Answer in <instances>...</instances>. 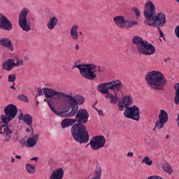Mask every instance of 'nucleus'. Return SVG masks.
I'll list each match as a JSON object with an SVG mask.
<instances>
[{
    "label": "nucleus",
    "mask_w": 179,
    "mask_h": 179,
    "mask_svg": "<svg viewBox=\"0 0 179 179\" xmlns=\"http://www.w3.org/2000/svg\"><path fill=\"white\" fill-rule=\"evenodd\" d=\"M45 94L46 97L56 96L58 100H62L60 106L62 108H65L66 111H69L71 108L68 117H73L78 113V108H79L78 104L82 105L85 103V99L80 95L73 97L66 93L57 92L55 90H45Z\"/></svg>",
    "instance_id": "obj_1"
},
{
    "label": "nucleus",
    "mask_w": 179,
    "mask_h": 179,
    "mask_svg": "<svg viewBox=\"0 0 179 179\" xmlns=\"http://www.w3.org/2000/svg\"><path fill=\"white\" fill-rule=\"evenodd\" d=\"M89 120V113L85 109H80L76 115V123L71 129V136L77 143H87L89 142V131L87 127L83 124H86Z\"/></svg>",
    "instance_id": "obj_2"
},
{
    "label": "nucleus",
    "mask_w": 179,
    "mask_h": 179,
    "mask_svg": "<svg viewBox=\"0 0 179 179\" xmlns=\"http://www.w3.org/2000/svg\"><path fill=\"white\" fill-rule=\"evenodd\" d=\"M144 16L145 17V24L159 29L158 31H159L160 37H164V34H163L160 27H163L166 24V15L163 13L156 14L155 4L148 1L144 5Z\"/></svg>",
    "instance_id": "obj_3"
},
{
    "label": "nucleus",
    "mask_w": 179,
    "mask_h": 179,
    "mask_svg": "<svg viewBox=\"0 0 179 179\" xmlns=\"http://www.w3.org/2000/svg\"><path fill=\"white\" fill-rule=\"evenodd\" d=\"M4 114L1 115L2 122L0 123V134L3 135L2 141L4 143L10 142L13 129L8 124L17 115V107L13 103H10L4 108Z\"/></svg>",
    "instance_id": "obj_4"
},
{
    "label": "nucleus",
    "mask_w": 179,
    "mask_h": 179,
    "mask_svg": "<svg viewBox=\"0 0 179 179\" xmlns=\"http://www.w3.org/2000/svg\"><path fill=\"white\" fill-rule=\"evenodd\" d=\"M145 80L155 90H164V86L167 85V79L164 74L159 71H152L147 73Z\"/></svg>",
    "instance_id": "obj_5"
},
{
    "label": "nucleus",
    "mask_w": 179,
    "mask_h": 179,
    "mask_svg": "<svg viewBox=\"0 0 179 179\" xmlns=\"http://www.w3.org/2000/svg\"><path fill=\"white\" fill-rule=\"evenodd\" d=\"M75 66L79 69L80 73L83 78L89 80H93L96 78V76L94 72H98L99 73L103 72L100 66H96L94 64L78 65Z\"/></svg>",
    "instance_id": "obj_6"
},
{
    "label": "nucleus",
    "mask_w": 179,
    "mask_h": 179,
    "mask_svg": "<svg viewBox=\"0 0 179 179\" xmlns=\"http://www.w3.org/2000/svg\"><path fill=\"white\" fill-rule=\"evenodd\" d=\"M115 24L118 29L129 30L132 29L134 26H138V21L129 20L125 19V17L122 15H117L113 18Z\"/></svg>",
    "instance_id": "obj_7"
},
{
    "label": "nucleus",
    "mask_w": 179,
    "mask_h": 179,
    "mask_svg": "<svg viewBox=\"0 0 179 179\" xmlns=\"http://www.w3.org/2000/svg\"><path fill=\"white\" fill-rule=\"evenodd\" d=\"M30 13V10L27 8H23L19 14L18 24L24 31H30V22L27 21V15Z\"/></svg>",
    "instance_id": "obj_8"
},
{
    "label": "nucleus",
    "mask_w": 179,
    "mask_h": 179,
    "mask_svg": "<svg viewBox=\"0 0 179 179\" xmlns=\"http://www.w3.org/2000/svg\"><path fill=\"white\" fill-rule=\"evenodd\" d=\"M123 114L126 118H129L134 121H139L141 120V109L135 105L126 108Z\"/></svg>",
    "instance_id": "obj_9"
},
{
    "label": "nucleus",
    "mask_w": 179,
    "mask_h": 179,
    "mask_svg": "<svg viewBox=\"0 0 179 179\" xmlns=\"http://www.w3.org/2000/svg\"><path fill=\"white\" fill-rule=\"evenodd\" d=\"M89 145L92 150H99L106 145V138L103 136H94L91 139Z\"/></svg>",
    "instance_id": "obj_10"
},
{
    "label": "nucleus",
    "mask_w": 179,
    "mask_h": 179,
    "mask_svg": "<svg viewBox=\"0 0 179 179\" xmlns=\"http://www.w3.org/2000/svg\"><path fill=\"white\" fill-rule=\"evenodd\" d=\"M169 121V113L164 110H160L158 115V120L156 122V128L157 129H162L164 127V124Z\"/></svg>",
    "instance_id": "obj_11"
},
{
    "label": "nucleus",
    "mask_w": 179,
    "mask_h": 179,
    "mask_svg": "<svg viewBox=\"0 0 179 179\" xmlns=\"http://www.w3.org/2000/svg\"><path fill=\"white\" fill-rule=\"evenodd\" d=\"M155 51L156 48L155 46L145 41V42H144L143 45L141 46V48H140L138 50V52L143 55H153Z\"/></svg>",
    "instance_id": "obj_12"
},
{
    "label": "nucleus",
    "mask_w": 179,
    "mask_h": 179,
    "mask_svg": "<svg viewBox=\"0 0 179 179\" xmlns=\"http://www.w3.org/2000/svg\"><path fill=\"white\" fill-rule=\"evenodd\" d=\"M108 83L110 90H113V92H115H115L116 93H118V92H122L124 84H122L120 80L115 79Z\"/></svg>",
    "instance_id": "obj_13"
},
{
    "label": "nucleus",
    "mask_w": 179,
    "mask_h": 179,
    "mask_svg": "<svg viewBox=\"0 0 179 179\" xmlns=\"http://www.w3.org/2000/svg\"><path fill=\"white\" fill-rule=\"evenodd\" d=\"M12 27V22H10V21L8 20L5 15H1L0 17V29L7 30V31H10Z\"/></svg>",
    "instance_id": "obj_14"
},
{
    "label": "nucleus",
    "mask_w": 179,
    "mask_h": 179,
    "mask_svg": "<svg viewBox=\"0 0 179 179\" xmlns=\"http://www.w3.org/2000/svg\"><path fill=\"white\" fill-rule=\"evenodd\" d=\"M78 29L79 27L76 24H74L70 29V36L73 41H78V40H79V35L82 36V34H83L82 31H78Z\"/></svg>",
    "instance_id": "obj_15"
},
{
    "label": "nucleus",
    "mask_w": 179,
    "mask_h": 179,
    "mask_svg": "<svg viewBox=\"0 0 179 179\" xmlns=\"http://www.w3.org/2000/svg\"><path fill=\"white\" fill-rule=\"evenodd\" d=\"M0 45L5 47V48H8L10 51H13V50H15L12 41L8 38H1L0 39Z\"/></svg>",
    "instance_id": "obj_16"
},
{
    "label": "nucleus",
    "mask_w": 179,
    "mask_h": 179,
    "mask_svg": "<svg viewBox=\"0 0 179 179\" xmlns=\"http://www.w3.org/2000/svg\"><path fill=\"white\" fill-rule=\"evenodd\" d=\"M120 104H123L126 109L129 108L134 104V98L131 95H125L122 98Z\"/></svg>",
    "instance_id": "obj_17"
},
{
    "label": "nucleus",
    "mask_w": 179,
    "mask_h": 179,
    "mask_svg": "<svg viewBox=\"0 0 179 179\" xmlns=\"http://www.w3.org/2000/svg\"><path fill=\"white\" fill-rule=\"evenodd\" d=\"M2 68L4 71L8 72L12 71L15 68V59H8L6 62L2 63Z\"/></svg>",
    "instance_id": "obj_18"
},
{
    "label": "nucleus",
    "mask_w": 179,
    "mask_h": 179,
    "mask_svg": "<svg viewBox=\"0 0 179 179\" xmlns=\"http://www.w3.org/2000/svg\"><path fill=\"white\" fill-rule=\"evenodd\" d=\"M97 90L102 94H106V96H107L110 93L109 83L99 84L97 86Z\"/></svg>",
    "instance_id": "obj_19"
},
{
    "label": "nucleus",
    "mask_w": 179,
    "mask_h": 179,
    "mask_svg": "<svg viewBox=\"0 0 179 179\" xmlns=\"http://www.w3.org/2000/svg\"><path fill=\"white\" fill-rule=\"evenodd\" d=\"M64 178V169L59 168L54 170L50 177V179H62Z\"/></svg>",
    "instance_id": "obj_20"
},
{
    "label": "nucleus",
    "mask_w": 179,
    "mask_h": 179,
    "mask_svg": "<svg viewBox=\"0 0 179 179\" xmlns=\"http://www.w3.org/2000/svg\"><path fill=\"white\" fill-rule=\"evenodd\" d=\"M37 142H38V134H35L27 140L25 146L27 148H34L37 145Z\"/></svg>",
    "instance_id": "obj_21"
},
{
    "label": "nucleus",
    "mask_w": 179,
    "mask_h": 179,
    "mask_svg": "<svg viewBox=\"0 0 179 179\" xmlns=\"http://www.w3.org/2000/svg\"><path fill=\"white\" fill-rule=\"evenodd\" d=\"M49 107L52 110V111H53V113H55V114H56V115H57L58 117H70V116H68L69 115V113H66L69 110H66V109L62 108V106H61L62 108L63 109V111L62 112L59 110H57L55 108H54V106H52V104L49 103Z\"/></svg>",
    "instance_id": "obj_22"
},
{
    "label": "nucleus",
    "mask_w": 179,
    "mask_h": 179,
    "mask_svg": "<svg viewBox=\"0 0 179 179\" xmlns=\"http://www.w3.org/2000/svg\"><path fill=\"white\" fill-rule=\"evenodd\" d=\"M146 42L143 41L141 36H134L132 38L133 44L136 45L137 50L139 51L142 48V45Z\"/></svg>",
    "instance_id": "obj_23"
},
{
    "label": "nucleus",
    "mask_w": 179,
    "mask_h": 179,
    "mask_svg": "<svg viewBox=\"0 0 179 179\" xmlns=\"http://www.w3.org/2000/svg\"><path fill=\"white\" fill-rule=\"evenodd\" d=\"M57 24H58V17H51L47 23V27L49 30H54Z\"/></svg>",
    "instance_id": "obj_24"
},
{
    "label": "nucleus",
    "mask_w": 179,
    "mask_h": 179,
    "mask_svg": "<svg viewBox=\"0 0 179 179\" xmlns=\"http://www.w3.org/2000/svg\"><path fill=\"white\" fill-rule=\"evenodd\" d=\"M106 99H110L111 104L115 105L117 103H118V96L117 95V93L114 94H111V92H109L108 95H105Z\"/></svg>",
    "instance_id": "obj_25"
},
{
    "label": "nucleus",
    "mask_w": 179,
    "mask_h": 179,
    "mask_svg": "<svg viewBox=\"0 0 179 179\" xmlns=\"http://www.w3.org/2000/svg\"><path fill=\"white\" fill-rule=\"evenodd\" d=\"M75 124V120L73 119H64L62 123V128L63 129H65V128H68L69 127H71Z\"/></svg>",
    "instance_id": "obj_26"
},
{
    "label": "nucleus",
    "mask_w": 179,
    "mask_h": 179,
    "mask_svg": "<svg viewBox=\"0 0 179 179\" xmlns=\"http://www.w3.org/2000/svg\"><path fill=\"white\" fill-rule=\"evenodd\" d=\"M101 166H100L99 164H96L94 176L91 179H101Z\"/></svg>",
    "instance_id": "obj_27"
},
{
    "label": "nucleus",
    "mask_w": 179,
    "mask_h": 179,
    "mask_svg": "<svg viewBox=\"0 0 179 179\" xmlns=\"http://www.w3.org/2000/svg\"><path fill=\"white\" fill-rule=\"evenodd\" d=\"M23 122H24V124H26V125H27L28 127H30L31 129H33V127H31L33 124V117H31V115L29 114L24 115Z\"/></svg>",
    "instance_id": "obj_28"
},
{
    "label": "nucleus",
    "mask_w": 179,
    "mask_h": 179,
    "mask_svg": "<svg viewBox=\"0 0 179 179\" xmlns=\"http://www.w3.org/2000/svg\"><path fill=\"white\" fill-rule=\"evenodd\" d=\"M174 89L176 90L174 103L176 106H179V83L174 85Z\"/></svg>",
    "instance_id": "obj_29"
},
{
    "label": "nucleus",
    "mask_w": 179,
    "mask_h": 179,
    "mask_svg": "<svg viewBox=\"0 0 179 179\" xmlns=\"http://www.w3.org/2000/svg\"><path fill=\"white\" fill-rule=\"evenodd\" d=\"M28 174H34L36 173V166L29 164H27L25 166Z\"/></svg>",
    "instance_id": "obj_30"
},
{
    "label": "nucleus",
    "mask_w": 179,
    "mask_h": 179,
    "mask_svg": "<svg viewBox=\"0 0 179 179\" xmlns=\"http://www.w3.org/2000/svg\"><path fill=\"white\" fill-rule=\"evenodd\" d=\"M162 169L164 171H166V173H168V174H173V169H171L170 164L167 163L164 164L162 166Z\"/></svg>",
    "instance_id": "obj_31"
},
{
    "label": "nucleus",
    "mask_w": 179,
    "mask_h": 179,
    "mask_svg": "<svg viewBox=\"0 0 179 179\" xmlns=\"http://www.w3.org/2000/svg\"><path fill=\"white\" fill-rule=\"evenodd\" d=\"M15 59H16L17 62L15 63L14 62V66L15 67H19V66H23L24 65V61L23 59H19V57L15 56Z\"/></svg>",
    "instance_id": "obj_32"
},
{
    "label": "nucleus",
    "mask_w": 179,
    "mask_h": 179,
    "mask_svg": "<svg viewBox=\"0 0 179 179\" xmlns=\"http://www.w3.org/2000/svg\"><path fill=\"white\" fill-rule=\"evenodd\" d=\"M50 90V88H43V94H45V96L46 97L45 99H44V101L45 102H47L48 106H50V104H51V103L50 101H51V99H50V97H54L55 96H45V90ZM50 90H54V89H51Z\"/></svg>",
    "instance_id": "obj_33"
},
{
    "label": "nucleus",
    "mask_w": 179,
    "mask_h": 179,
    "mask_svg": "<svg viewBox=\"0 0 179 179\" xmlns=\"http://www.w3.org/2000/svg\"><path fill=\"white\" fill-rule=\"evenodd\" d=\"M18 100L23 101L24 103H29V98L24 94H20L17 96Z\"/></svg>",
    "instance_id": "obj_34"
},
{
    "label": "nucleus",
    "mask_w": 179,
    "mask_h": 179,
    "mask_svg": "<svg viewBox=\"0 0 179 179\" xmlns=\"http://www.w3.org/2000/svg\"><path fill=\"white\" fill-rule=\"evenodd\" d=\"M142 163H145L147 166H152V164H153V162L150 160L149 157H145L142 160Z\"/></svg>",
    "instance_id": "obj_35"
},
{
    "label": "nucleus",
    "mask_w": 179,
    "mask_h": 179,
    "mask_svg": "<svg viewBox=\"0 0 179 179\" xmlns=\"http://www.w3.org/2000/svg\"><path fill=\"white\" fill-rule=\"evenodd\" d=\"M15 80H16V74H10L8 76V82H10V83H15Z\"/></svg>",
    "instance_id": "obj_36"
},
{
    "label": "nucleus",
    "mask_w": 179,
    "mask_h": 179,
    "mask_svg": "<svg viewBox=\"0 0 179 179\" xmlns=\"http://www.w3.org/2000/svg\"><path fill=\"white\" fill-rule=\"evenodd\" d=\"M132 10L135 13L136 17H141V10H139L138 7H134Z\"/></svg>",
    "instance_id": "obj_37"
},
{
    "label": "nucleus",
    "mask_w": 179,
    "mask_h": 179,
    "mask_svg": "<svg viewBox=\"0 0 179 179\" xmlns=\"http://www.w3.org/2000/svg\"><path fill=\"white\" fill-rule=\"evenodd\" d=\"M175 34H176V37H178V38H179V25H178L175 28Z\"/></svg>",
    "instance_id": "obj_38"
},
{
    "label": "nucleus",
    "mask_w": 179,
    "mask_h": 179,
    "mask_svg": "<svg viewBox=\"0 0 179 179\" xmlns=\"http://www.w3.org/2000/svg\"><path fill=\"white\" fill-rule=\"evenodd\" d=\"M148 179H163V178H162V177L159 176H152L148 177Z\"/></svg>",
    "instance_id": "obj_39"
},
{
    "label": "nucleus",
    "mask_w": 179,
    "mask_h": 179,
    "mask_svg": "<svg viewBox=\"0 0 179 179\" xmlns=\"http://www.w3.org/2000/svg\"><path fill=\"white\" fill-rule=\"evenodd\" d=\"M117 106H118L119 110L120 111H122V110H124V107H125V106H124L123 103H122V104L118 103Z\"/></svg>",
    "instance_id": "obj_40"
},
{
    "label": "nucleus",
    "mask_w": 179,
    "mask_h": 179,
    "mask_svg": "<svg viewBox=\"0 0 179 179\" xmlns=\"http://www.w3.org/2000/svg\"><path fill=\"white\" fill-rule=\"evenodd\" d=\"M24 115H23V113H21L18 116V120H20V121L22 120V121H24Z\"/></svg>",
    "instance_id": "obj_41"
},
{
    "label": "nucleus",
    "mask_w": 179,
    "mask_h": 179,
    "mask_svg": "<svg viewBox=\"0 0 179 179\" xmlns=\"http://www.w3.org/2000/svg\"><path fill=\"white\" fill-rule=\"evenodd\" d=\"M38 96H43V90L38 89Z\"/></svg>",
    "instance_id": "obj_42"
},
{
    "label": "nucleus",
    "mask_w": 179,
    "mask_h": 179,
    "mask_svg": "<svg viewBox=\"0 0 179 179\" xmlns=\"http://www.w3.org/2000/svg\"><path fill=\"white\" fill-rule=\"evenodd\" d=\"M80 60H78V61L76 62L75 65L73 67V69H74V68H77L76 66H78V64H80Z\"/></svg>",
    "instance_id": "obj_43"
},
{
    "label": "nucleus",
    "mask_w": 179,
    "mask_h": 179,
    "mask_svg": "<svg viewBox=\"0 0 179 179\" xmlns=\"http://www.w3.org/2000/svg\"><path fill=\"white\" fill-rule=\"evenodd\" d=\"M127 157H134V153L133 152H128L127 153Z\"/></svg>",
    "instance_id": "obj_44"
},
{
    "label": "nucleus",
    "mask_w": 179,
    "mask_h": 179,
    "mask_svg": "<svg viewBox=\"0 0 179 179\" xmlns=\"http://www.w3.org/2000/svg\"><path fill=\"white\" fill-rule=\"evenodd\" d=\"M23 61H25V62L29 61V57H28V56H24V57H23Z\"/></svg>",
    "instance_id": "obj_45"
},
{
    "label": "nucleus",
    "mask_w": 179,
    "mask_h": 179,
    "mask_svg": "<svg viewBox=\"0 0 179 179\" xmlns=\"http://www.w3.org/2000/svg\"><path fill=\"white\" fill-rule=\"evenodd\" d=\"M10 89H13V90H16V88L15 87V83H13V85L10 87Z\"/></svg>",
    "instance_id": "obj_46"
},
{
    "label": "nucleus",
    "mask_w": 179,
    "mask_h": 179,
    "mask_svg": "<svg viewBox=\"0 0 179 179\" xmlns=\"http://www.w3.org/2000/svg\"><path fill=\"white\" fill-rule=\"evenodd\" d=\"M31 160H33V161H35V162H37L38 160V157H33L31 159Z\"/></svg>",
    "instance_id": "obj_47"
},
{
    "label": "nucleus",
    "mask_w": 179,
    "mask_h": 179,
    "mask_svg": "<svg viewBox=\"0 0 179 179\" xmlns=\"http://www.w3.org/2000/svg\"><path fill=\"white\" fill-rule=\"evenodd\" d=\"M99 115H103V111L101 110H98Z\"/></svg>",
    "instance_id": "obj_48"
},
{
    "label": "nucleus",
    "mask_w": 179,
    "mask_h": 179,
    "mask_svg": "<svg viewBox=\"0 0 179 179\" xmlns=\"http://www.w3.org/2000/svg\"><path fill=\"white\" fill-rule=\"evenodd\" d=\"M15 158H16V159H22V156H20V155H16V156H15Z\"/></svg>",
    "instance_id": "obj_49"
},
{
    "label": "nucleus",
    "mask_w": 179,
    "mask_h": 179,
    "mask_svg": "<svg viewBox=\"0 0 179 179\" xmlns=\"http://www.w3.org/2000/svg\"><path fill=\"white\" fill-rule=\"evenodd\" d=\"M75 48H76V50H79V45L78 44H76L75 45Z\"/></svg>",
    "instance_id": "obj_50"
},
{
    "label": "nucleus",
    "mask_w": 179,
    "mask_h": 179,
    "mask_svg": "<svg viewBox=\"0 0 179 179\" xmlns=\"http://www.w3.org/2000/svg\"><path fill=\"white\" fill-rule=\"evenodd\" d=\"M11 163H15V158L11 157Z\"/></svg>",
    "instance_id": "obj_51"
},
{
    "label": "nucleus",
    "mask_w": 179,
    "mask_h": 179,
    "mask_svg": "<svg viewBox=\"0 0 179 179\" xmlns=\"http://www.w3.org/2000/svg\"><path fill=\"white\" fill-rule=\"evenodd\" d=\"M38 104H40V102L38 101H36V106H38Z\"/></svg>",
    "instance_id": "obj_52"
},
{
    "label": "nucleus",
    "mask_w": 179,
    "mask_h": 179,
    "mask_svg": "<svg viewBox=\"0 0 179 179\" xmlns=\"http://www.w3.org/2000/svg\"><path fill=\"white\" fill-rule=\"evenodd\" d=\"M170 59V58L169 57L168 59H164V62H167V61H169Z\"/></svg>",
    "instance_id": "obj_53"
},
{
    "label": "nucleus",
    "mask_w": 179,
    "mask_h": 179,
    "mask_svg": "<svg viewBox=\"0 0 179 179\" xmlns=\"http://www.w3.org/2000/svg\"><path fill=\"white\" fill-rule=\"evenodd\" d=\"M166 139H169V138H170V135L167 134V135L166 136Z\"/></svg>",
    "instance_id": "obj_54"
},
{
    "label": "nucleus",
    "mask_w": 179,
    "mask_h": 179,
    "mask_svg": "<svg viewBox=\"0 0 179 179\" xmlns=\"http://www.w3.org/2000/svg\"><path fill=\"white\" fill-rule=\"evenodd\" d=\"M156 129H157V127H156V123H155V127L153 129V131H156Z\"/></svg>",
    "instance_id": "obj_55"
},
{
    "label": "nucleus",
    "mask_w": 179,
    "mask_h": 179,
    "mask_svg": "<svg viewBox=\"0 0 179 179\" xmlns=\"http://www.w3.org/2000/svg\"><path fill=\"white\" fill-rule=\"evenodd\" d=\"M26 131H27V132H30V129H29V128H27V129H26Z\"/></svg>",
    "instance_id": "obj_56"
},
{
    "label": "nucleus",
    "mask_w": 179,
    "mask_h": 179,
    "mask_svg": "<svg viewBox=\"0 0 179 179\" xmlns=\"http://www.w3.org/2000/svg\"><path fill=\"white\" fill-rule=\"evenodd\" d=\"M175 1L179 3V0H175Z\"/></svg>",
    "instance_id": "obj_57"
},
{
    "label": "nucleus",
    "mask_w": 179,
    "mask_h": 179,
    "mask_svg": "<svg viewBox=\"0 0 179 179\" xmlns=\"http://www.w3.org/2000/svg\"><path fill=\"white\" fill-rule=\"evenodd\" d=\"M0 79H1V76H0Z\"/></svg>",
    "instance_id": "obj_58"
}]
</instances>
